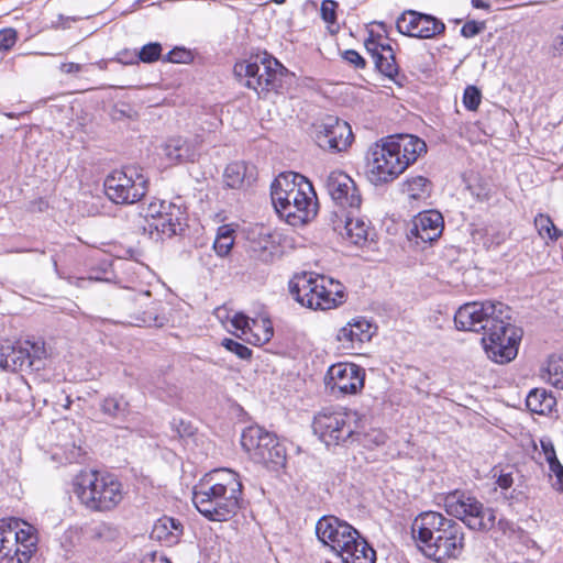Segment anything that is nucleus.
<instances>
[{
	"label": "nucleus",
	"mask_w": 563,
	"mask_h": 563,
	"mask_svg": "<svg viewBox=\"0 0 563 563\" xmlns=\"http://www.w3.org/2000/svg\"><path fill=\"white\" fill-rule=\"evenodd\" d=\"M459 330L483 332L482 343L495 363L512 361L520 336L510 323L509 308L500 301H473L461 306L454 316Z\"/></svg>",
	"instance_id": "nucleus-1"
},
{
	"label": "nucleus",
	"mask_w": 563,
	"mask_h": 563,
	"mask_svg": "<svg viewBox=\"0 0 563 563\" xmlns=\"http://www.w3.org/2000/svg\"><path fill=\"white\" fill-rule=\"evenodd\" d=\"M242 489L236 472L230 468L213 470L195 486L192 503L209 520L225 521L240 509Z\"/></svg>",
	"instance_id": "nucleus-2"
},
{
	"label": "nucleus",
	"mask_w": 563,
	"mask_h": 563,
	"mask_svg": "<svg viewBox=\"0 0 563 563\" xmlns=\"http://www.w3.org/2000/svg\"><path fill=\"white\" fill-rule=\"evenodd\" d=\"M424 153L427 144L422 139L412 134L389 135L371 148L368 178L375 185L390 183Z\"/></svg>",
	"instance_id": "nucleus-3"
},
{
	"label": "nucleus",
	"mask_w": 563,
	"mask_h": 563,
	"mask_svg": "<svg viewBox=\"0 0 563 563\" xmlns=\"http://www.w3.org/2000/svg\"><path fill=\"white\" fill-rule=\"evenodd\" d=\"M411 531L423 554L437 562L456 559L464 549L463 527L441 512H421L415 518Z\"/></svg>",
	"instance_id": "nucleus-4"
},
{
	"label": "nucleus",
	"mask_w": 563,
	"mask_h": 563,
	"mask_svg": "<svg viewBox=\"0 0 563 563\" xmlns=\"http://www.w3.org/2000/svg\"><path fill=\"white\" fill-rule=\"evenodd\" d=\"M271 197L276 212L290 225H302L317 216V194L312 184L300 174L278 175L272 184Z\"/></svg>",
	"instance_id": "nucleus-5"
},
{
	"label": "nucleus",
	"mask_w": 563,
	"mask_h": 563,
	"mask_svg": "<svg viewBox=\"0 0 563 563\" xmlns=\"http://www.w3.org/2000/svg\"><path fill=\"white\" fill-rule=\"evenodd\" d=\"M74 493L91 511H111L124 498V489L118 477L110 473L82 471L74 479Z\"/></svg>",
	"instance_id": "nucleus-6"
},
{
	"label": "nucleus",
	"mask_w": 563,
	"mask_h": 563,
	"mask_svg": "<svg viewBox=\"0 0 563 563\" xmlns=\"http://www.w3.org/2000/svg\"><path fill=\"white\" fill-rule=\"evenodd\" d=\"M287 71V68L266 52L251 55L234 65V75L261 98L271 91H278Z\"/></svg>",
	"instance_id": "nucleus-7"
},
{
	"label": "nucleus",
	"mask_w": 563,
	"mask_h": 563,
	"mask_svg": "<svg viewBox=\"0 0 563 563\" xmlns=\"http://www.w3.org/2000/svg\"><path fill=\"white\" fill-rule=\"evenodd\" d=\"M289 291L301 305L313 310H327L343 301L342 285L325 276L302 274L289 283Z\"/></svg>",
	"instance_id": "nucleus-8"
},
{
	"label": "nucleus",
	"mask_w": 563,
	"mask_h": 563,
	"mask_svg": "<svg viewBox=\"0 0 563 563\" xmlns=\"http://www.w3.org/2000/svg\"><path fill=\"white\" fill-rule=\"evenodd\" d=\"M37 541L36 529L27 522L16 518L0 520V563H27Z\"/></svg>",
	"instance_id": "nucleus-9"
},
{
	"label": "nucleus",
	"mask_w": 563,
	"mask_h": 563,
	"mask_svg": "<svg viewBox=\"0 0 563 563\" xmlns=\"http://www.w3.org/2000/svg\"><path fill=\"white\" fill-rule=\"evenodd\" d=\"M361 416L352 410H322L314 416L312 429L325 445L361 439Z\"/></svg>",
	"instance_id": "nucleus-10"
},
{
	"label": "nucleus",
	"mask_w": 563,
	"mask_h": 563,
	"mask_svg": "<svg viewBox=\"0 0 563 563\" xmlns=\"http://www.w3.org/2000/svg\"><path fill=\"white\" fill-rule=\"evenodd\" d=\"M147 183L141 168L126 166L107 176L104 192L114 203L132 205L146 195Z\"/></svg>",
	"instance_id": "nucleus-11"
},
{
	"label": "nucleus",
	"mask_w": 563,
	"mask_h": 563,
	"mask_svg": "<svg viewBox=\"0 0 563 563\" xmlns=\"http://www.w3.org/2000/svg\"><path fill=\"white\" fill-rule=\"evenodd\" d=\"M241 445L250 457L272 467L284 465L286 451L276 437L258 426L245 428L241 435Z\"/></svg>",
	"instance_id": "nucleus-12"
},
{
	"label": "nucleus",
	"mask_w": 563,
	"mask_h": 563,
	"mask_svg": "<svg viewBox=\"0 0 563 563\" xmlns=\"http://www.w3.org/2000/svg\"><path fill=\"white\" fill-rule=\"evenodd\" d=\"M357 532L347 521L335 516H323L316 523L319 541L338 555L352 542Z\"/></svg>",
	"instance_id": "nucleus-13"
},
{
	"label": "nucleus",
	"mask_w": 563,
	"mask_h": 563,
	"mask_svg": "<svg viewBox=\"0 0 563 563\" xmlns=\"http://www.w3.org/2000/svg\"><path fill=\"white\" fill-rule=\"evenodd\" d=\"M314 140L322 150L342 152L351 145L353 133L347 122L328 117L317 125Z\"/></svg>",
	"instance_id": "nucleus-14"
},
{
	"label": "nucleus",
	"mask_w": 563,
	"mask_h": 563,
	"mask_svg": "<svg viewBox=\"0 0 563 563\" xmlns=\"http://www.w3.org/2000/svg\"><path fill=\"white\" fill-rule=\"evenodd\" d=\"M325 189L331 199L341 208L358 209L362 203L361 194L354 180L345 173L333 170L324 180Z\"/></svg>",
	"instance_id": "nucleus-15"
},
{
	"label": "nucleus",
	"mask_w": 563,
	"mask_h": 563,
	"mask_svg": "<svg viewBox=\"0 0 563 563\" xmlns=\"http://www.w3.org/2000/svg\"><path fill=\"white\" fill-rule=\"evenodd\" d=\"M329 385L342 394H356L364 386V369L353 363H339L328 371Z\"/></svg>",
	"instance_id": "nucleus-16"
},
{
	"label": "nucleus",
	"mask_w": 563,
	"mask_h": 563,
	"mask_svg": "<svg viewBox=\"0 0 563 563\" xmlns=\"http://www.w3.org/2000/svg\"><path fill=\"white\" fill-rule=\"evenodd\" d=\"M444 221L439 211H422L412 220V227L408 232V239H415L416 244H423L437 241L443 231Z\"/></svg>",
	"instance_id": "nucleus-17"
},
{
	"label": "nucleus",
	"mask_w": 563,
	"mask_h": 563,
	"mask_svg": "<svg viewBox=\"0 0 563 563\" xmlns=\"http://www.w3.org/2000/svg\"><path fill=\"white\" fill-rule=\"evenodd\" d=\"M373 334L372 323L363 317H357L339 330L336 339L342 350L353 352L360 350L364 342H368Z\"/></svg>",
	"instance_id": "nucleus-18"
},
{
	"label": "nucleus",
	"mask_w": 563,
	"mask_h": 563,
	"mask_svg": "<svg viewBox=\"0 0 563 563\" xmlns=\"http://www.w3.org/2000/svg\"><path fill=\"white\" fill-rule=\"evenodd\" d=\"M201 142L198 137L174 136L163 145L165 158L172 164L194 163L200 156Z\"/></svg>",
	"instance_id": "nucleus-19"
},
{
	"label": "nucleus",
	"mask_w": 563,
	"mask_h": 563,
	"mask_svg": "<svg viewBox=\"0 0 563 563\" xmlns=\"http://www.w3.org/2000/svg\"><path fill=\"white\" fill-rule=\"evenodd\" d=\"M157 306L158 302L151 300L150 291H140L129 296L125 309L139 325H152L157 321Z\"/></svg>",
	"instance_id": "nucleus-20"
},
{
	"label": "nucleus",
	"mask_w": 563,
	"mask_h": 563,
	"mask_svg": "<svg viewBox=\"0 0 563 563\" xmlns=\"http://www.w3.org/2000/svg\"><path fill=\"white\" fill-rule=\"evenodd\" d=\"M34 353L38 352L35 344H31L25 341L23 344H4L0 347V366L9 371L22 369L24 366L31 367L33 365V358L31 350Z\"/></svg>",
	"instance_id": "nucleus-21"
},
{
	"label": "nucleus",
	"mask_w": 563,
	"mask_h": 563,
	"mask_svg": "<svg viewBox=\"0 0 563 563\" xmlns=\"http://www.w3.org/2000/svg\"><path fill=\"white\" fill-rule=\"evenodd\" d=\"M167 210L157 219L148 223L150 233L155 231L157 236L172 238L183 230L184 211L175 203L166 206Z\"/></svg>",
	"instance_id": "nucleus-22"
},
{
	"label": "nucleus",
	"mask_w": 563,
	"mask_h": 563,
	"mask_svg": "<svg viewBox=\"0 0 563 563\" xmlns=\"http://www.w3.org/2000/svg\"><path fill=\"white\" fill-rule=\"evenodd\" d=\"M342 563H375L376 552L360 532L339 555Z\"/></svg>",
	"instance_id": "nucleus-23"
},
{
	"label": "nucleus",
	"mask_w": 563,
	"mask_h": 563,
	"mask_svg": "<svg viewBox=\"0 0 563 563\" xmlns=\"http://www.w3.org/2000/svg\"><path fill=\"white\" fill-rule=\"evenodd\" d=\"M496 514L493 508L485 507L477 498L473 501L465 523L471 530L488 531L495 526Z\"/></svg>",
	"instance_id": "nucleus-24"
},
{
	"label": "nucleus",
	"mask_w": 563,
	"mask_h": 563,
	"mask_svg": "<svg viewBox=\"0 0 563 563\" xmlns=\"http://www.w3.org/2000/svg\"><path fill=\"white\" fill-rule=\"evenodd\" d=\"M181 534L183 525L178 520L165 516L154 523L151 538L166 545H173L178 542Z\"/></svg>",
	"instance_id": "nucleus-25"
},
{
	"label": "nucleus",
	"mask_w": 563,
	"mask_h": 563,
	"mask_svg": "<svg viewBox=\"0 0 563 563\" xmlns=\"http://www.w3.org/2000/svg\"><path fill=\"white\" fill-rule=\"evenodd\" d=\"M475 500L476 497L464 492L455 490L444 497V508L448 515L465 523L466 517Z\"/></svg>",
	"instance_id": "nucleus-26"
},
{
	"label": "nucleus",
	"mask_w": 563,
	"mask_h": 563,
	"mask_svg": "<svg viewBox=\"0 0 563 563\" xmlns=\"http://www.w3.org/2000/svg\"><path fill=\"white\" fill-rule=\"evenodd\" d=\"M383 53L374 59L376 69L391 79L397 86L402 87L406 81V76L399 73V67L396 63L395 55L390 45L382 46Z\"/></svg>",
	"instance_id": "nucleus-27"
},
{
	"label": "nucleus",
	"mask_w": 563,
	"mask_h": 563,
	"mask_svg": "<svg viewBox=\"0 0 563 563\" xmlns=\"http://www.w3.org/2000/svg\"><path fill=\"white\" fill-rule=\"evenodd\" d=\"M254 179L253 168H250L244 162H234L227 166L223 180L232 189H241L250 185Z\"/></svg>",
	"instance_id": "nucleus-28"
},
{
	"label": "nucleus",
	"mask_w": 563,
	"mask_h": 563,
	"mask_svg": "<svg viewBox=\"0 0 563 563\" xmlns=\"http://www.w3.org/2000/svg\"><path fill=\"white\" fill-rule=\"evenodd\" d=\"M432 191L431 181L423 176H413L407 178L401 185V192L413 201H426Z\"/></svg>",
	"instance_id": "nucleus-29"
},
{
	"label": "nucleus",
	"mask_w": 563,
	"mask_h": 563,
	"mask_svg": "<svg viewBox=\"0 0 563 563\" xmlns=\"http://www.w3.org/2000/svg\"><path fill=\"white\" fill-rule=\"evenodd\" d=\"M555 405L556 399L545 389L541 388L532 389L526 398L527 408L538 415L550 413Z\"/></svg>",
	"instance_id": "nucleus-30"
},
{
	"label": "nucleus",
	"mask_w": 563,
	"mask_h": 563,
	"mask_svg": "<svg viewBox=\"0 0 563 563\" xmlns=\"http://www.w3.org/2000/svg\"><path fill=\"white\" fill-rule=\"evenodd\" d=\"M341 234L355 245H363L368 238L369 225L362 219L346 217Z\"/></svg>",
	"instance_id": "nucleus-31"
},
{
	"label": "nucleus",
	"mask_w": 563,
	"mask_h": 563,
	"mask_svg": "<svg viewBox=\"0 0 563 563\" xmlns=\"http://www.w3.org/2000/svg\"><path fill=\"white\" fill-rule=\"evenodd\" d=\"M418 20L417 38H433L445 31V24L433 15L419 12Z\"/></svg>",
	"instance_id": "nucleus-32"
},
{
	"label": "nucleus",
	"mask_w": 563,
	"mask_h": 563,
	"mask_svg": "<svg viewBox=\"0 0 563 563\" xmlns=\"http://www.w3.org/2000/svg\"><path fill=\"white\" fill-rule=\"evenodd\" d=\"M250 330V334L243 336V340L254 345L267 343L274 334L272 322L268 319H253Z\"/></svg>",
	"instance_id": "nucleus-33"
},
{
	"label": "nucleus",
	"mask_w": 563,
	"mask_h": 563,
	"mask_svg": "<svg viewBox=\"0 0 563 563\" xmlns=\"http://www.w3.org/2000/svg\"><path fill=\"white\" fill-rule=\"evenodd\" d=\"M541 376L553 387L563 390V354L551 355L547 361Z\"/></svg>",
	"instance_id": "nucleus-34"
},
{
	"label": "nucleus",
	"mask_w": 563,
	"mask_h": 563,
	"mask_svg": "<svg viewBox=\"0 0 563 563\" xmlns=\"http://www.w3.org/2000/svg\"><path fill=\"white\" fill-rule=\"evenodd\" d=\"M101 411L118 420H124L129 413V402L121 396H110L103 399Z\"/></svg>",
	"instance_id": "nucleus-35"
},
{
	"label": "nucleus",
	"mask_w": 563,
	"mask_h": 563,
	"mask_svg": "<svg viewBox=\"0 0 563 563\" xmlns=\"http://www.w3.org/2000/svg\"><path fill=\"white\" fill-rule=\"evenodd\" d=\"M234 244V230L228 225H221L218 229L216 240L213 242V250L218 256L224 257L232 250Z\"/></svg>",
	"instance_id": "nucleus-36"
},
{
	"label": "nucleus",
	"mask_w": 563,
	"mask_h": 563,
	"mask_svg": "<svg viewBox=\"0 0 563 563\" xmlns=\"http://www.w3.org/2000/svg\"><path fill=\"white\" fill-rule=\"evenodd\" d=\"M418 15L419 12L417 11H405L396 21L398 32L407 36L416 37L419 23Z\"/></svg>",
	"instance_id": "nucleus-37"
},
{
	"label": "nucleus",
	"mask_w": 563,
	"mask_h": 563,
	"mask_svg": "<svg viewBox=\"0 0 563 563\" xmlns=\"http://www.w3.org/2000/svg\"><path fill=\"white\" fill-rule=\"evenodd\" d=\"M534 225L541 238H549L551 241H555L561 236V231L554 225L551 218L547 214L539 213L534 218Z\"/></svg>",
	"instance_id": "nucleus-38"
},
{
	"label": "nucleus",
	"mask_w": 563,
	"mask_h": 563,
	"mask_svg": "<svg viewBox=\"0 0 563 563\" xmlns=\"http://www.w3.org/2000/svg\"><path fill=\"white\" fill-rule=\"evenodd\" d=\"M482 101V92L476 86H467L463 93V104L470 111H476Z\"/></svg>",
	"instance_id": "nucleus-39"
},
{
	"label": "nucleus",
	"mask_w": 563,
	"mask_h": 563,
	"mask_svg": "<svg viewBox=\"0 0 563 563\" xmlns=\"http://www.w3.org/2000/svg\"><path fill=\"white\" fill-rule=\"evenodd\" d=\"M172 202H167L165 200H154L144 209V218L147 224L152 221H157V219L167 210L166 206H170Z\"/></svg>",
	"instance_id": "nucleus-40"
},
{
	"label": "nucleus",
	"mask_w": 563,
	"mask_h": 563,
	"mask_svg": "<svg viewBox=\"0 0 563 563\" xmlns=\"http://www.w3.org/2000/svg\"><path fill=\"white\" fill-rule=\"evenodd\" d=\"M162 55V45L157 42L148 43L144 45L137 56L139 60L143 63H153L157 59H159Z\"/></svg>",
	"instance_id": "nucleus-41"
},
{
	"label": "nucleus",
	"mask_w": 563,
	"mask_h": 563,
	"mask_svg": "<svg viewBox=\"0 0 563 563\" xmlns=\"http://www.w3.org/2000/svg\"><path fill=\"white\" fill-rule=\"evenodd\" d=\"M221 344L229 352L235 354L241 360H249L252 355V351L247 346L232 339L225 338L222 340Z\"/></svg>",
	"instance_id": "nucleus-42"
},
{
	"label": "nucleus",
	"mask_w": 563,
	"mask_h": 563,
	"mask_svg": "<svg viewBox=\"0 0 563 563\" xmlns=\"http://www.w3.org/2000/svg\"><path fill=\"white\" fill-rule=\"evenodd\" d=\"M252 320L253 319H250L247 316L243 314V313H235L232 319H231V325L238 330V331H241L240 334H238V336L240 339L243 340V336H246L250 334V329H251V324H252Z\"/></svg>",
	"instance_id": "nucleus-43"
},
{
	"label": "nucleus",
	"mask_w": 563,
	"mask_h": 563,
	"mask_svg": "<svg viewBox=\"0 0 563 563\" xmlns=\"http://www.w3.org/2000/svg\"><path fill=\"white\" fill-rule=\"evenodd\" d=\"M485 29V21H466L461 29V35L464 36L465 38H471L482 33Z\"/></svg>",
	"instance_id": "nucleus-44"
},
{
	"label": "nucleus",
	"mask_w": 563,
	"mask_h": 563,
	"mask_svg": "<svg viewBox=\"0 0 563 563\" xmlns=\"http://www.w3.org/2000/svg\"><path fill=\"white\" fill-rule=\"evenodd\" d=\"M338 3L333 0H323L320 8L321 18L327 23H335Z\"/></svg>",
	"instance_id": "nucleus-45"
},
{
	"label": "nucleus",
	"mask_w": 563,
	"mask_h": 563,
	"mask_svg": "<svg viewBox=\"0 0 563 563\" xmlns=\"http://www.w3.org/2000/svg\"><path fill=\"white\" fill-rule=\"evenodd\" d=\"M550 475L555 477V482L552 484L553 488L563 492V466L560 461H552L549 464Z\"/></svg>",
	"instance_id": "nucleus-46"
},
{
	"label": "nucleus",
	"mask_w": 563,
	"mask_h": 563,
	"mask_svg": "<svg viewBox=\"0 0 563 563\" xmlns=\"http://www.w3.org/2000/svg\"><path fill=\"white\" fill-rule=\"evenodd\" d=\"M16 42V32L13 29L0 31V51H9Z\"/></svg>",
	"instance_id": "nucleus-47"
},
{
	"label": "nucleus",
	"mask_w": 563,
	"mask_h": 563,
	"mask_svg": "<svg viewBox=\"0 0 563 563\" xmlns=\"http://www.w3.org/2000/svg\"><path fill=\"white\" fill-rule=\"evenodd\" d=\"M343 59L356 69H363L366 66L365 59L354 49H346L342 53Z\"/></svg>",
	"instance_id": "nucleus-48"
},
{
	"label": "nucleus",
	"mask_w": 563,
	"mask_h": 563,
	"mask_svg": "<svg viewBox=\"0 0 563 563\" xmlns=\"http://www.w3.org/2000/svg\"><path fill=\"white\" fill-rule=\"evenodd\" d=\"M365 48L368 54L373 57V59H376L382 53V46H386V44L379 43L375 37L373 32L369 33V37L365 40Z\"/></svg>",
	"instance_id": "nucleus-49"
},
{
	"label": "nucleus",
	"mask_w": 563,
	"mask_h": 563,
	"mask_svg": "<svg viewBox=\"0 0 563 563\" xmlns=\"http://www.w3.org/2000/svg\"><path fill=\"white\" fill-rule=\"evenodd\" d=\"M189 59L190 53L184 48H174L165 57L170 63H187Z\"/></svg>",
	"instance_id": "nucleus-50"
},
{
	"label": "nucleus",
	"mask_w": 563,
	"mask_h": 563,
	"mask_svg": "<svg viewBox=\"0 0 563 563\" xmlns=\"http://www.w3.org/2000/svg\"><path fill=\"white\" fill-rule=\"evenodd\" d=\"M541 448L548 464H551L552 461H558L556 453L551 441H541Z\"/></svg>",
	"instance_id": "nucleus-51"
},
{
	"label": "nucleus",
	"mask_w": 563,
	"mask_h": 563,
	"mask_svg": "<svg viewBox=\"0 0 563 563\" xmlns=\"http://www.w3.org/2000/svg\"><path fill=\"white\" fill-rule=\"evenodd\" d=\"M82 69H84V65L78 64V63H73V62L63 63L59 66V70L63 74H67V75L80 73Z\"/></svg>",
	"instance_id": "nucleus-52"
},
{
	"label": "nucleus",
	"mask_w": 563,
	"mask_h": 563,
	"mask_svg": "<svg viewBox=\"0 0 563 563\" xmlns=\"http://www.w3.org/2000/svg\"><path fill=\"white\" fill-rule=\"evenodd\" d=\"M497 485L503 488V489H508L511 487L512 483H514V479H512V476L511 474L509 473H506V474H500L498 477H497V481H496Z\"/></svg>",
	"instance_id": "nucleus-53"
},
{
	"label": "nucleus",
	"mask_w": 563,
	"mask_h": 563,
	"mask_svg": "<svg viewBox=\"0 0 563 563\" xmlns=\"http://www.w3.org/2000/svg\"><path fill=\"white\" fill-rule=\"evenodd\" d=\"M141 563H170L165 556L151 553L143 558Z\"/></svg>",
	"instance_id": "nucleus-54"
},
{
	"label": "nucleus",
	"mask_w": 563,
	"mask_h": 563,
	"mask_svg": "<svg viewBox=\"0 0 563 563\" xmlns=\"http://www.w3.org/2000/svg\"><path fill=\"white\" fill-rule=\"evenodd\" d=\"M110 531V527L106 523H99L92 529L93 538H102L107 532Z\"/></svg>",
	"instance_id": "nucleus-55"
},
{
	"label": "nucleus",
	"mask_w": 563,
	"mask_h": 563,
	"mask_svg": "<svg viewBox=\"0 0 563 563\" xmlns=\"http://www.w3.org/2000/svg\"><path fill=\"white\" fill-rule=\"evenodd\" d=\"M471 3L473 8L475 9H483V10H490V3L484 0H471Z\"/></svg>",
	"instance_id": "nucleus-56"
},
{
	"label": "nucleus",
	"mask_w": 563,
	"mask_h": 563,
	"mask_svg": "<svg viewBox=\"0 0 563 563\" xmlns=\"http://www.w3.org/2000/svg\"><path fill=\"white\" fill-rule=\"evenodd\" d=\"M373 442L376 444V445H379V444H384L385 443V439H386V435L380 432V431H374V434H373Z\"/></svg>",
	"instance_id": "nucleus-57"
},
{
	"label": "nucleus",
	"mask_w": 563,
	"mask_h": 563,
	"mask_svg": "<svg viewBox=\"0 0 563 563\" xmlns=\"http://www.w3.org/2000/svg\"><path fill=\"white\" fill-rule=\"evenodd\" d=\"M59 20H60V21H64V20H65V21H70V20H71V21H74L75 19L68 18V16H67V18H65V16H63V15H59Z\"/></svg>",
	"instance_id": "nucleus-58"
},
{
	"label": "nucleus",
	"mask_w": 563,
	"mask_h": 563,
	"mask_svg": "<svg viewBox=\"0 0 563 563\" xmlns=\"http://www.w3.org/2000/svg\"><path fill=\"white\" fill-rule=\"evenodd\" d=\"M286 0H273V2H275L276 4H283L285 3Z\"/></svg>",
	"instance_id": "nucleus-59"
}]
</instances>
